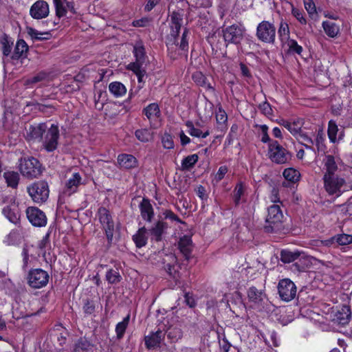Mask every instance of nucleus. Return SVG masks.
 <instances>
[{"label": "nucleus", "mask_w": 352, "mask_h": 352, "mask_svg": "<svg viewBox=\"0 0 352 352\" xmlns=\"http://www.w3.org/2000/svg\"><path fill=\"white\" fill-rule=\"evenodd\" d=\"M283 214L278 205H272L268 208V214L264 226V231L267 233H278L284 230Z\"/></svg>", "instance_id": "obj_1"}, {"label": "nucleus", "mask_w": 352, "mask_h": 352, "mask_svg": "<svg viewBox=\"0 0 352 352\" xmlns=\"http://www.w3.org/2000/svg\"><path fill=\"white\" fill-rule=\"evenodd\" d=\"M19 169L23 176L30 179L38 177L42 173L41 163L33 157L21 158L20 160Z\"/></svg>", "instance_id": "obj_2"}, {"label": "nucleus", "mask_w": 352, "mask_h": 352, "mask_svg": "<svg viewBox=\"0 0 352 352\" xmlns=\"http://www.w3.org/2000/svg\"><path fill=\"white\" fill-rule=\"evenodd\" d=\"M324 188L329 195L340 197L344 191L346 181L338 175L323 177Z\"/></svg>", "instance_id": "obj_3"}, {"label": "nucleus", "mask_w": 352, "mask_h": 352, "mask_svg": "<svg viewBox=\"0 0 352 352\" xmlns=\"http://www.w3.org/2000/svg\"><path fill=\"white\" fill-rule=\"evenodd\" d=\"M183 16V10L173 11L170 14V32L167 36V45H178L177 41L182 25Z\"/></svg>", "instance_id": "obj_4"}, {"label": "nucleus", "mask_w": 352, "mask_h": 352, "mask_svg": "<svg viewBox=\"0 0 352 352\" xmlns=\"http://www.w3.org/2000/svg\"><path fill=\"white\" fill-rule=\"evenodd\" d=\"M28 192L32 200L37 204L45 202L49 197V186L45 181L34 182L28 187Z\"/></svg>", "instance_id": "obj_5"}, {"label": "nucleus", "mask_w": 352, "mask_h": 352, "mask_svg": "<svg viewBox=\"0 0 352 352\" xmlns=\"http://www.w3.org/2000/svg\"><path fill=\"white\" fill-rule=\"evenodd\" d=\"M245 32V28L238 24H233L222 30L223 39L227 45H239L243 39Z\"/></svg>", "instance_id": "obj_6"}, {"label": "nucleus", "mask_w": 352, "mask_h": 352, "mask_svg": "<svg viewBox=\"0 0 352 352\" xmlns=\"http://www.w3.org/2000/svg\"><path fill=\"white\" fill-rule=\"evenodd\" d=\"M256 35L259 41L274 44L276 38V28L272 23L263 21L257 25Z\"/></svg>", "instance_id": "obj_7"}, {"label": "nucleus", "mask_w": 352, "mask_h": 352, "mask_svg": "<svg viewBox=\"0 0 352 352\" xmlns=\"http://www.w3.org/2000/svg\"><path fill=\"white\" fill-rule=\"evenodd\" d=\"M97 214L104 230L108 243H111L113 238L114 222L110 212L104 207H100Z\"/></svg>", "instance_id": "obj_8"}, {"label": "nucleus", "mask_w": 352, "mask_h": 352, "mask_svg": "<svg viewBox=\"0 0 352 352\" xmlns=\"http://www.w3.org/2000/svg\"><path fill=\"white\" fill-rule=\"evenodd\" d=\"M48 273L40 268L31 270L28 275V284L34 289H40L49 282Z\"/></svg>", "instance_id": "obj_9"}, {"label": "nucleus", "mask_w": 352, "mask_h": 352, "mask_svg": "<svg viewBox=\"0 0 352 352\" xmlns=\"http://www.w3.org/2000/svg\"><path fill=\"white\" fill-rule=\"evenodd\" d=\"M44 135L45 137H43V140L41 142L43 148L47 152H53L57 148L58 144L60 134L58 126L52 124Z\"/></svg>", "instance_id": "obj_10"}, {"label": "nucleus", "mask_w": 352, "mask_h": 352, "mask_svg": "<svg viewBox=\"0 0 352 352\" xmlns=\"http://www.w3.org/2000/svg\"><path fill=\"white\" fill-rule=\"evenodd\" d=\"M270 158L276 164H285L291 159V154L277 141H274L269 145Z\"/></svg>", "instance_id": "obj_11"}, {"label": "nucleus", "mask_w": 352, "mask_h": 352, "mask_svg": "<svg viewBox=\"0 0 352 352\" xmlns=\"http://www.w3.org/2000/svg\"><path fill=\"white\" fill-rule=\"evenodd\" d=\"M297 289L294 283L289 278H284L279 281L278 285V292L281 300L289 302L296 296Z\"/></svg>", "instance_id": "obj_12"}, {"label": "nucleus", "mask_w": 352, "mask_h": 352, "mask_svg": "<svg viewBox=\"0 0 352 352\" xmlns=\"http://www.w3.org/2000/svg\"><path fill=\"white\" fill-rule=\"evenodd\" d=\"M2 214L10 223L15 226L20 224L21 211L19 203L14 199H11L8 204L2 208Z\"/></svg>", "instance_id": "obj_13"}, {"label": "nucleus", "mask_w": 352, "mask_h": 352, "mask_svg": "<svg viewBox=\"0 0 352 352\" xmlns=\"http://www.w3.org/2000/svg\"><path fill=\"white\" fill-rule=\"evenodd\" d=\"M29 221L35 227H43L47 224V217L44 212L37 207L30 206L26 209Z\"/></svg>", "instance_id": "obj_14"}, {"label": "nucleus", "mask_w": 352, "mask_h": 352, "mask_svg": "<svg viewBox=\"0 0 352 352\" xmlns=\"http://www.w3.org/2000/svg\"><path fill=\"white\" fill-rule=\"evenodd\" d=\"M47 129V126L45 122L30 125L26 129V140L28 141L41 142Z\"/></svg>", "instance_id": "obj_15"}, {"label": "nucleus", "mask_w": 352, "mask_h": 352, "mask_svg": "<svg viewBox=\"0 0 352 352\" xmlns=\"http://www.w3.org/2000/svg\"><path fill=\"white\" fill-rule=\"evenodd\" d=\"M351 319V310L349 305H344L337 309L332 316V322L340 326H346Z\"/></svg>", "instance_id": "obj_16"}, {"label": "nucleus", "mask_w": 352, "mask_h": 352, "mask_svg": "<svg viewBox=\"0 0 352 352\" xmlns=\"http://www.w3.org/2000/svg\"><path fill=\"white\" fill-rule=\"evenodd\" d=\"M167 228L168 224L163 219H159L147 230L151 240L159 242L162 240L163 236L166 233Z\"/></svg>", "instance_id": "obj_17"}, {"label": "nucleus", "mask_w": 352, "mask_h": 352, "mask_svg": "<svg viewBox=\"0 0 352 352\" xmlns=\"http://www.w3.org/2000/svg\"><path fill=\"white\" fill-rule=\"evenodd\" d=\"M49 5L44 0L36 1L30 8V14L35 19H41L48 16Z\"/></svg>", "instance_id": "obj_18"}, {"label": "nucleus", "mask_w": 352, "mask_h": 352, "mask_svg": "<svg viewBox=\"0 0 352 352\" xmlns=\"http://www.w3.org/2000/svg\"><path fill=\"white\" fill-rule=\"evenodd\" d=\"M135 61L129 64L128 67H143L147 58L145 48L141 41L137 42L133 46V50Z\"/></svg>", "instance_id": "obj_19"}, {"label": "nucleus", "mask_w": 352, "mask_h": 352, "mask_svg": "<svg viewBox=\"0 0 352 352\" xmlns=\"http://www.w3.org/2000/svg\"><path fill=\"white\" fill-rule=\"evenodd\" d=\"M165 335L166 333L159 329L156 331L151 332L149 335L146 336L144 337L146 347L148 349L160 347Z\"/></svg>", "instance_id": "obj_20"}, {"label": "nucleus", "mask_w": 352, "mask_h": 352, "mask_svg": "<svg viewBox=\"0 0 352 352\" xmlns=\"http://www.w3.org/2000/svg\"><path fill=\"white\" fill-rule=\"evenodd\" d=\"M53 1L58 17L65 16L67 12H70L72 14L76 13L74 3L71 0H53Z\"/></svg>", "instance_id": "obj_21"}, {"label": "nucleus", "mask_w": 352, "mask_h": 352, "mask_svg": "<svg viewBox=\"0 0 352 352\" xmlns=\"http://www.w3.org/2000/svg\"><path fill=\"white\" fill-rule=\"evenodd\" d=\"M82 184V177L78 173H75L72 175L66 182L64 194L70 196L76 192L79 186Z\"/></svg>", "instance_id": "obj_22"}, {"label": "nucleus", "mask_w": 352, "mask_h": 352, "mask_svg": "<svg viewBox=\"0 0 352 352\" xmlns=\"http://www.w3.org/2000/svg\"><path fill=\"white\" fill-rule=\"evenodd\" d=\"M142 218L146 222L151 223L154 217L153 208L147 198H143L139 205Z\"/></svg>", "instance_id": "obj_23"}, {"label": "nucleus", "mask_w": 352, "mask_h": 352, "mask_svg": "<svg viewBox=\"0 0 352 352\" xmlns=\"http://www.w3.org/2000/svg\"><path fill=\"white\" fill-rule=\"evenodd\" d=\"M179 249L184 256L186 261H188L191 258L192 252V241L190 237L185 235L182 237L179 241Z\"/></svg>", "instance_id": "obj_24"}, {"label": "nucleus", "mask_w": 352, "mask_h": 352, "mask_svg": "<svg viewBox=\"0 0 352 352\" xmlns=\"http://www.w3.org/2000/svg\"><path fill=\"white\" fill-rule=\"evenodd\" d=\"M28 49V45L24 40H18L15 45L14 52L10 56L11 59L19 60L20 58H25L27 56Z\"/></svg>", "instance_id": "obj_25"}, {"label": "nucleus", "mask_w": 352, "mask_h": 352, "mask_svg": "<svg viewBox=\"0 0 352 352\" xmlns=\"http://www.w3.org/2000/svg\"><path fill=\"white\" fill-rule=\"evenodd\" d=\"M323 162L324 169L325 170L323 177L336 175V172L338 170V165L335 157L331 155H326Z\"/></svg>", "instance_id": "obj_26"}, {"label": "nucleus", "mask_w": 352, "mask_h": 352, "mask_svg": "<svg viewBox=\"0 0 352 352\" xmlns=\"http://www.w3.org/2000/svg\"><path fill=\"white\" fill-rule=\"evenodd\" d=\"M118 162L120 166L124 169H131L137 166V160L132 155L120 154L118 157Z\"/></svg>", "instance_id": "obj_27"}, {"label": "nucleus", "mask_w": 352, "mask_h": 352, "mask_svg": "<svg viewBox=\"0 0 352 352\" xmlns=\"http://www.w3.org/2000/svg\"><path fill=\"white\" fill-rule=\"evenodd\" d=\"M280 124L285 127L293 135L296 136L297 139L300 134L302 133L301 130L302 123L300 120H297L292 122L283 120Z\"/></svg>", "instance_id": "obj_28"}, {"label": "nucleus", "mask_w": 352, "mask_h": 352, "mask_svg": "<svg viewBox=\"0 0 352 352\" xmlns=\"http://www.w3.org/2000/svg\"><path fill=\"white\" fill-rule=\"evenodd\" d=\"M142 113L150 121L156 120L161 115L159 105L157 103H151L142 110Z\"/></svg>", "instance_id": "obj_29"}, {"label": "nucleus", "mask_w": 352, "mask_h": 352, "mask_svg": "<svg viewBox=\"0 0 352 352\" xmlns=\"http://www.w3.org/2000/svg\"><path fill=\"white\" fill-rule=\"evenodd\" d=\"M311 264V263L310 258L305 256L304 254L300 253V257L298 258V259L292 265V270L293 272H305L307 268L309 267Z\"/></svg>", "instance_id": "obj_30"}, {"label": "nucleus", "mask_w": 352, "mask_h": 352, "mask_svg": "<svg viewBox=\"0 0 352 352\" xmlns=\"http://www.w3.org/2000/svg\"><path fill=\"white\" fill-rule=\"evenodd\" d=\"M148 232L147 229L143 226L140 228L137 232L133 236V241L138 248L145 246L147 243Z\"/></svg>", "instance_id": "obj_31"}, {"label": "nucleus", "mask_w": 352, "mask_h": 352, "mask_svg": "<svg viewBox=\"0 0 352 352\" xmlns=\"http://www.w3.org/2000/svg\"><path fill=\"white\" fill-rule=\"evenodd\" d=\"M129 69L133 71L138 77V86L137 89L133 91L131 89L129 91V98H131L133 95L138 94L140 89H141L143 87V77L146 75V70L143 67H128Z\"/></svg>", "instance_id": "obj_32"}, {"label": "nucleus", "mask_w": 352, "mask_h": 352, "mask_svg": "<svg viewBox=\"0 0 352 352\" xmlns=\"http://www.w3.org/2000/svg\"><path fill=\"white\" fill-rule=\"evenodd\" d=\"M168 339L173 343L177 342L183 337V331L179 324L170 325L166 333Z\"/></svg>", "instance_id": "obj_33"}, {"label": "nucleus", "mask_w": 352, "mask_h": 352, "mask_svg": "<svg viewBox=\"0 0 352 352\" xmlns=\"http://www.w3.org/2000/svg\"><path fill=\"white\" fill-rule=\"evenodd\" d=\"M248 297L250 301L258 303L263 300L266 294L263 289L252 286L248 290Z\"/></svg>", "instance_id": "obj_34"}, {"label": "nucleus", "mask_w": 352, "mask_h": 352, "mask_svg": "<svg viewBox=\"0 0 352 352\" xmlns=\"http://www.w3.org/2000/svg\"><path fill=\"white\" fill-rule=\"evenodd\" d=\"M192 79L194 82L199 86L202 87L207 90L214 93L215 89L210 83L207 82V78L200 72H195L192 74Z\"/></svg>", "instance_id": "obj_35"}, {"label": "nucleus", "mask_w": 352, "mask_h": 352, "mask_svg": "<svg viewBox=\"0 0 352 352\" xmlns=\"http://www.w3.org/2000/svg\"><path fill=\"white\" fill-rule=\"evenodd\" d=\"M27 33L32 41L48 40L52 36L49 32H39L31 27H27Z\"/></svg>", "instance_id": "obj_36"}, {"label": "nucleus", "mask_w": 352, "mask_h": 352, "mask_svg": "<svg viewBox=\"0 0 352 352\" xmlns=\"http://www.w3.org/2000/svg\"><path fill=\"white\" fill-rule=\"evenodd\" d=\"M322 28L326 34L331 38L336 37L340 32L339 25L331 21H323Z\"/></svg>", "instance_id": "obj_37"}, {"label": "nucleus", "mask_w": 352, "mask_h": 352, "mask_svg": "<svg viewBox=\"0 0 352 352\" xmlns=\"http://www.w3.org/2000/svg\"><path fill=\"white\" fill-rule=\"evenodd\" d=\"M109 90L115 97H121L126 94V88L120 82H112L109 85Z\"/></svg>", "instance_id": "obj_38"}, {"label": "nucleus", "mask_w": 352, "mask_h": 352, "mask_svg": "<svg viewBox=\"0 0 352 352\" xmlns=\"http://www.w3.org/2000/svg\"><path fill=\"white\" fill-rule=\"evenodd\" d=\"M280 261L284 263H289L296 261L300 256L298 251L291 252L289 250H283L280 252Z\"/></svg>", "instance_id": "obj_39"}, {"label": "nucleus", "mask_w": 352, "mask_h": 352, "mask_svg": "<svg viewBox=\"0 0 352 352\" xmlns=\"http://www.w3.org/2000/svg\"><path fill=\"white\" fill-rule=\"evenodd\" d=\"M3 177L8 186L16 188L19 181V175L14 171H6L3 173Z\"/></svg>", "instance_id": "obj_40"}, {"label": "nucleus", "mask_w": 352, "mask_h": 352, "mask_svg": "<svg viewBox=\"0 0 352 352\" xmlns=\"http://www.w3.org/2000/svg\"><path fill=\"white\" fill-rule=\"evenodd\" d=\"M199 157L197 154L188 155L182 162V170H188L197 162Z\"/></svg>", "instance_id": "obj_41"}, {"label": "nucleus", "mask_w": 352, "mask_h": 352, "mask_svg": "<svg viewBox=\"0 0 352 352\" xmlns=\"http://www.w3.org/2000/svg\"><path fill=\"white\" fill-rule=\"evenodd\" d=\"M186 126L188 127V132L191 136L205 138L210 134L209 131L203 133L200 129L195 128L191 121H187Z\"/></svg>", "instance_id": "obj_42"}, {"label": "nucleus", "mask_w": 352, "mask_h": 352, "mask_svg": "<svg viewBox=\"0 0 352 352\" xmlns=\"http://www.w3.org/2000/svg\"><path fill=\"white\" fill-rule=\"evenodd\" d=\"M105 278L108 283L111 285L117 284L122 280V276L117 269L109 270L106 273Z\"/></svg>", "instance_id": "obj_43"}, {"label": "nucleus", "mask_w": 352, "mask_h": 352, "mask_svg": "<svg viewBox=\"0 0 352 352\" xmlns=\"http://www.w3.org/2000/svg\"><path fill=\"white\" fill-rule=\"evenodd\" d=\"M91 346L89 341L85 338H80L74 345V352H87Z\"/></svg>", "instance_id": "obj_44"}, {"label": "nucleus", "mask_w": 352, "mask_h": 352, "mask_svg": "<svg viewBox=\"0 0 352 352\" xmlns=\"http://www.w3.org/2000/svg\"><path fill=\"white\" fill-rule=\"evenodd\" d=\"M283 176L288 182L296 183L299 180L300 174L297 170L289 168L285 169L283 171Z\"/></svg>", "instance_id": "obj_45"}, {"label": "nucleus", "mask_w": 352, "mask_h": 352, "mask_svg": "<svg viewBox=\"0 0 352 352\" xmlns=\"http://www.w3.org/2000/svg\"><path fill=\"white\" fill-rule=\"evenodd\" d=\"M130 320V315L128 314L122 322H120L117 324L116 327V332L117 334V338L118 339H121L126 331V329L129 324Z\"/></svg>", "instance_id": "obj_46"}, {"label": "nucleus", "mask_w": 352, "mask_h": 352, "mask_svg": "<svg viewBox=\"0 0 352 352\" xmlns=\"http://www.w3.org/2000/svg\"><path fill=\"white\" fill-rule=\"evenodd\" d=\"M339 129L336 122L333 120H330L328 124L327 133L329 139L331 142L335 143L337 142V133Z\"/></svg>", "instance_id": "obj_47"}, {"label": "nucleus", "mask_w": 352, "mask_h": 352, "mask_svg": "<svg viewBox=\"0 0 352 352\" xmlns=\"http://www.w3.org/2000/svg\"><path fill=\"white\" fill-rule=\"evenodd\" d=\"M298 141L301 142L302 144L304 145V146L307 149H310L316 153V151L313 147V145L314 144V140L312 138L307 135L306 133L302 132V133L300 134V136L298 138Z\"/></svg>", "instance_id": "obj_48"}, {"label": "nucleus", "mask_w": 352, "mask_h": 352, "mask_svg": "<svg viewBox=\"0 0 352 352\" xmlns=\"http://www.w3.org/2000/svg\"><path fill=\"white\" fill-rule=\"evenodd\" d=\"M19 241V233L16 230H12L5 238L3 242L7 245H16Z\"/></svg>", "instance_id": "obj_49"}, {"label": "nucleus", "mask_w": 352, "mask_h": 352, "mask_svg": "<svg viewBox=\"0 0 352 352\" xmlns=\"http://www.w3.org/2000/svg\"><path fill=\"white\" fill-rule=\"evenodd\" d=\"M315 144L318 153H325L326 146L324 144V138L322 131H318L315 140Z\"/></svg>", "instance_id": "obj_50"}, {"label": "nucleus", "mask_w": 352, "mask_h": 352, "mask_svg": "<svg viewBox=\"0 0 352 352\" xmlns=\"http://www.w3.org/2000/svg\"><path fill=\"white\" fill-rule=\"evenodd\" d=\"M278 34L283 41L284 39H289V25L286 22L281 21L278 30Z\"/></svg>", "instance_id": "obj_51"}, {"label": "nucleus", "mask_w": 352, "mask_h": 352, "mask_svg": "<svg viewBox=\"0 0 352 352\" xmlns=\"http://www.w3.org/2000/svg\"><path fill=\"white\" fill-rule=\"evenodd\" d=\"M233 199L236 206L239 205L241 201V197L244 194V187L241 183L238 184L233 191Z\"/></svg>", "instance_id": "obj_52"}, {"label": "nucleus", "mask_w": 352, "mask_h": 352, "mask_svg": "<svg viewBox=\"0 0 352 352\" xmlns=\"http://www.w3.org/2000/svg\"><path fill=\"white\" fill-rule=\"evenodd\" d=\"M287 44L289 48L288 50L290 53H296L299 55L301 54L302 47L298 44L296 41L294 39H288Z\"/></svg>", "instance_id": "obj_53"}, {"label": "nucleus", "mask_w": 352, "mask_h": 352, "mask_svg": "<svg viewBox=\"0 0 352 352\" xmlns=\"http://www.w3.org/2000/svg\"><path fill=\"white\" fill-rule=\"evenodd\" d=\"M336 243L340 245H346L352 243V235L341 234L336 235Z\"/></svg>", "instance_id": "obj_54"}, {"label": "nucleus", "mask_w": 352, "mask_h": 352, "mask_svg": "<svg viewBox=\"0 0 352 352\" xmlns=\"http://www.w3.org/2000/svg\"><path fill=\"white\" fill-rule=\"evenodd\" d=\"M96 307L93 300L89 299L84 300L82 310L85 316L91 315L95 312Z\"/></svg>", "instance_id": "obj_55"}, {"label": "nucleus", "mask_w": 352, "mask_h": 352, "mask_svg": "<svg viewBox=\"0 0 352 352\" xmlns=\"http://www.w3.org/2000/svg\"><path fill=\"white\" fill-rule=\"evenodd\" d=\"M2 45V52L3 56H8L11 54L12 43H10L7 36H5L1 41Z\"/></svg>", "instance_id": "obj_56"}, {"label": "nucleus", "mask_w": 352, "mask_h": 352, "mask_svg": "<svg viewBox=\"0 0 352 352\" xmlns=\"http://www.w3.org/2000/svg\"><path fill=\"white\" fill-rule=\"evenodd\" d=\"M136 138L143 142H148L151 138V134L147 129H138L135 133Z\"/></svg>", "instance_id": "obj_57"}, {"label": "nucleus", "mask_w": 352, "mask_h": 352, "mask_svg": "<svg viewBox=\"0 0 352 352\" xmlns=\"http://www.w3.org/2000/svg\"><path fill=\"white\" fill-rule=\"evenodd\" d=\"M163 215L165 219H168L172 222L184 223V222L182 221L177 214L170 210H164L163 212Z\"/></svg>", "instance_id": "obj_58"}, {"label": "nucleus", "mask_w": 352, "mask_h": 352, "mask_svg": "<svg viewBox=\"0 0 352 352\" xmlns=\"http://www.w3.org/2000/svg\"><path fill=\"white\" fill-rule=\"evenodd\" d=\"M162 142L164 148L171 149L174 147L173 137L168 133H165L162 136Z\"/></svg>", "instance_id": "obj_59"}, {"label": "nucleus", "mask_w": 352, "mask_h": 352, "mask_svg": "<svg viewBox=\"0 0 352 352\" xmlns=\"http://www.w3.org/2000/svg\"><path fill=\"white\" fill-rule=\"evenodd\" d=\"M48 75L45 72H41L37 74L36 76L28 80L27 82L28 84H34L38 82H41L45 80L47 78Z\"/></svg>", "instance_id": "obj_60"}, {"label": "nucleus", "mask_w": 352, "mask_h": 352, "mask_svg": "<svg viewBox=\"0 0 352 352\" xmlns=\"http://www.w3.org/2000/svg\"><path fill=\"white\" fill-rule=\"evenodd\" d=\"M258 109L266 116L272 115V109L271 105L267 101H265L258 105Z\"/></svg>", "instance_id": "obj_61"}, {"label": "nucleus", "mask_w": 352, "mask_h": 352, "mask_svg": "<svg viewBox=\"0 0 352 352\" xmlns=\"http://www.w3.org/2000/svg\"><path fill=\"white\" fill-rule=\"evenodd\" d=\"M304 4L310 16L313 17L316 14V6L313 0H304Z\"/></svg>", "instance_id": "obj_62"}, {"label": "nucleus", "mask_w": 352, "mask_h": 352, "mask_svg": "<svg viewBox=\"0 0 352 352\" xmlns=\"http://www.w3.org/2000/svg\"><path fill=\"white\" fill-rule=\"evenodd\" d=\"M292 13L293 16L302 25L307 23V20L304 16L303 12L298 8H292Z\"/></svg>", "instance_id": "obj_63"}, {"label": "nucleus", "mask_w": 352, "mask_h": 352, "mask_svg": "<svg viewBox=\"0 0 352 352\" xmlns=\"http://www.w3.org/2000/svg\"><path fill=\"white\" fill-rule=\"evenodd\" d=\"M188 34V30L187 28H184V32L182 33L181 42L179 45V49L184 52H187L188 49V42L186 39Z\"/></svg>", "instance_id": "obj_64"}]
</instances>
